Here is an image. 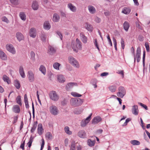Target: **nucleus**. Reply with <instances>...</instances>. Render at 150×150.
Here are the masks:
<instances>
[{
  "instance_id": "1",
  "label": "nucleus",
  "mask_w": 150,
  "mask_h": 150,
  "mask_svg": "<svg viewBox=\"0 0 150 150\" xmlns=\"http://www.w3.org/2000/svg\"><path fill=\"white\" fill-rule=\"evenodd\" d=\"M71 46L73 51L76 52H78V50H81L82 48V43L78 38L76 39L75 42H71Z\"/></svg>"
},
{
  "instance_id": "2",
  "label": "nucleus",
  "mask_w": 150,
  "mask_h": 150,
  "mask_svg": "<svg viewBox=\"0 0 150 150\" xmlns=\"http://www.w3.org/2000/svg\"><path fill=\"white\" fill-rule=\"evenodd\" d=\"M83 100L80 98H71L70 100L71 105L74 107H78L81 105L83 103Z\"/></svg>"
},
{
  "instance_id": "3",
  "label": "nucleus",
  "mask_w": 150,
  "mask_h": 150,
  "mask_svg": "<svg viewBox=\"0 0 150 150\" xmlns=\"http://www.w3.org/2000/svg\"><path fill=\"white\" fill-rule=\"evenodd\" d=\"M68 61L69 63L74 67L78 69L79 68L80 64L79 62L73 57L69 56L68 57Z\"/></svg>"
},
{
  "instance_id": "4",
  "label": "nucleus",
  "mask_w": 150,
  "mask_h": 150,
  "mask_svg": "<svg viewBox=\"0 0 150 150\" xmlns=\"http://www.w3.org/2000/svg\"><path fill=\"white\" fill-rule=\"evenodd\" d=\"M49 96L50 98L54 101H57L59 98V95L55 91H50L49 93Z\"/></svg>"
},
{
  "instance_id": "5",
  "label": "nucleus",
  "mask_w": 150,
  "mask_h": 150,
  "mask_svg": "<svg viewBox=\"0 0 150 150\" xmlns=\"http://www.w3.org/2000/svg\"><path fill=\"white\" fill-rule=\"evenodd\" d=\"M50 113L54 115H56L59 113V111L57 107L54 105L50 107Z\"/></svg>"
},
{
  "instance_id": "6",
  "label": "nucleus",
  "mask_w": 150,
  "mask_h": 150,
  "mask_svg": "<svg viewBox=\"0 0 150 150\" xmlns=\"http://www.w3.org/2000/svg\"><path fill=\"white\" fill-rule=\"evenodd\" d=\"M119 92L117 93L118 97L123 98L126 94V91L125 88L122 86H120L118 88Z\"/></svg>"
},
{
  "instance_id": "7",
  "label": "nucleus",
  "mask_w": 150,
  "mask_h": 150,
  "mask_svg": "<svg viewBox=\"0 0 150 150\" xmlns=\"http://www.w3.org/2000/svg\"><path fill=\"white\" fill-rule=\"evenodd\" d=\"M92 115V113H91L85 119L81 121V127H85L89 123L91 120Z\"/></svg>"
},
{
  "instance_id": "8",
  "label": "nucleus",
  "mask_w": 150,
  "mask_h": 150,
  "mask_svg": "<svg viewBox=\"0 0 150 150\" xmlns=\"http://www.w3.org/2000/svg\"><path fill=\"white\" fill-rule=\"evenodd\" d=\"M6 48L7 50L13 54L16 53V51L13 45L11 44H7L6 45Z\"/></svg>"
},
{
  "instance_id": "9",
  "label": "nucleus",
  "mask_w": 150,
  "mask_h": 150,
  "mask_svg": "<svg viewBox=\"0 0 150 150\" xmlns=\"http://www.w3.org/2000/svg\"><path fill=\"white\" fill-rule=\"evenodd\" d=\"M27 77L30 82H33L35 80V77L34 74L33 72L29 70L28 71L27 73Z\"/></svg>"
},
{
  "instance_id": "10",
  "label": "nucleus",
  "mask_w": 150,
  "mask_h": 150,
  "mask_svg": "<svg viewBox=\"0 0 150 150\" xmlns=\"http://www.w3.org/2000/svg\"><path fill=\"white\" fill-rule=\"evenodd\" d=\"M138 106L137 105H134L132 106V113L135 115H137L139 113Z\"/></svg>"
},
{
  "instance_id": "11",
  "label": "nucleus",
  "mask_w": 150,
  "mask_h": 150,
  "mask_svg": "<svg viewBox=\"0 0 150 150\" xmlns=\"http://www.w3.org/2000/svg\"><path fill=\"white\" fill-rule=\"evenodd\" d=\"M141 52V48L139 47L137 48L136 51V58L137 62L138 63L139 62L140 60Z\"/></svg>"
},
{
  "instance_id": "12",
  "label": "nucleus",
  "mask_w": 150,
  "mask_h": 150,
  "mask_svg": "<svg viewBox=\"0 0 150 150\" xmlns=\"http://www.w3.org/2000/svg\"><path fill=\"white\" fill-rule=\"evenodd\" d=\"M102 120L100 117L98 116L94 117L92 120V124L95 125L101 122Z\"/></svg>"
},
{
  "instance_id": "13",
  "label": "nucleus",
  "mask_w": 150,
  "mask_h": 150,
  "mask_svg": "<svg viewBox=\"0 0 150 150\" xmlns=\"http://www.w3.org/2000/svg\"><path fill=\"white\" fill-rule=\"evenodd\" d=\"M29 35L30 36L33 38H35L36 35V30L34 28H31L30 30Z\"/></svg>"
},
{
  "instance_id": "14",
  "label": "nucleus",
  "mask_w": 150,
  "mask_h": 150,
  "mask_svg": "<svg viewBox=\"0 0 150 150\" xmlns=\"http://www.w3.org/2000/svg\"><path fill=\"white\" fill-rule=\"evenodd\" d=\"M78 135L79 137L82 138L86 137V133L84 130H80L78 132Z\"/></svg>"
},
{
  "instance_id": "15",
  "label": "nucleus",
  "mask_w": 150,
  "mask_h": 150,
  "mask_svg": "<svg viewBox=\"0 0 150 150\" xmlns=\"http://www.w3.org/2000/svg\"><path fill=\"white\" fill-rule=\"evenodd\" d=\"M80 38L82 42L84 43H86L87 42V38L85 36L83 33H81L80 34Z\"/></svg>"
},
{
  "instance_id": "16",
  "label": "nucleus",
  "mask_w": 150,
  "mask_h": 150,
  "mask_svg": "<svg viewBox=\"0 0 150 150\" xmlns=\"http://www.w3.org/2000/svg\"><path fill=\"white\" fill-rule=\"evenodd\" d=\"M77 83H68L66 86V88L67 90H69L74 86H77Z\"/></svg>"
},
{
  "instance_id": "17",
  "label": "nucleus",
  "mask_w": 150,
  "mask_h": 150,
  "mask_svg": "<svg viewBox=\"0 0 150 150\" xmlns=\"http://www.w3.org/2000/svg\"><path fill=\"white\" fill-rule=\"evenodd\" d=\"M19 72L21 76L23 78H24L25 77V75L24 71L23 68L22 66H21L19 67Z\"/></svg>"
},
{
  "instance_id": "18",
  "label": "nucleus",
  "mask_w": 150,
  "mask_h": 150,
  "mask_svg": "<svg viewBox=\"0 0 150 150\" xmlns=\"http://www.w3.org/2000/svg\"><path fill=\"white\" fill-rule=\"evenodd\" d=\"M16 36L17 39L19 41L23 40L24 38L23 34L21 33L18 32L16 34Z\"/></svg>"
},
{
  "instance_id": "19",
  "label": "nucleus",
  "mask_w": 150,
  "mask_h": 150,
  "mask_svg": "<svg viewBox=\"0 0 150 150\" xmlns=\"http://www.w3.org/2000/svg\"><path fill=\"white\" fill-rule=\"evenodd\" d=\"M12 110L13 111L16 113H19L20 111V107L17 105H13Z\"/></svg>"
},
{
  "instance_id": "20",
  "label": "nucleus",
  "mask_w": 150,
  "mask_h": 150,
  "mask_svg": "<svg viewBox=\"0 0 150 150\" xmlns=\"http://www.w3.org/2000/svg\"><path fill=\"white\" fill-rule=\"evenodd\" d=\"M88 8L89 11L91 13L94 14L96 12V9L95 8L92 6H88Z\"/></svg>"
},
{
  "instance_id": "21",
  "label": "nucleus",
  "mask_w": 150,
  "mask_h": 150,
  "mask_svg": "<svg viewBox=\"0 0 150 150\" xmlns=\"http://www.w3.org/2000/svg\"><path fill=\"white\" fill-rule=\"evenodd\" d=\"M38 134L40 135H41L43 132V129L42 128V124H39L38 125Z\"/></svg>"
},
{
  "instance_id": "22",
  "label": "nucleus",
  "mask_w": 150,
  "mask_h": 150,
  "mask_svg": "<svg viewBox=\"0 0 150 150\" xmlns=\"http://www.w3.org/2000/svg\"><path fill=\"white\" fill-rule=\"evenodd\" d=\"M60 19V17L59 15L56 13L54 14L53 17V21L54 22H58Z\"/></svg>"
},
{
  "instance_id": "23",
  "label": "nucleus",
  "mask_w": 150,
  "mask_h": 150,
  "mask_svg": "<svg viewBox=\"0 0 150 150\" xmlns=\"http://www.w3.org/2000/svg\"><path fill=\"white\" fill-rule=\"evenodd\" d=\"M57 80L59 82L63 83L65 81V78L63 75L60 74L57 75Z\"/></svg>"
},
{
  "instance_id": "24",
  "label": "nucleus",
  "mask_w": 150,
  "mask_h": 150,
  "mask_svg": "<svg viewBox=\"0 0 150 150\" xmlns=\"http://www.w3.org/2000/svg\"><path fill=\"white\" fill-rule=\"evenodd\" d=\"M51 25L48 21L44 22L43 25V27L44 29L46 30H49L51 28Z\"/></svg>"
},
{
  "instance_id": "25",
  "label": "nucleus",
  "mask_w": 150,
  "mask_h": 150,
  "mask_svg": "<svg viewBox=\"0 0 150 150\" xmlns=\"http://www.w3.org/2000/svg\"><path fill=\"white\" fill-rule=\"evenodd\" d=\"M131 11V10L128 7H124L123 9L122 12L125 14H129Z\"/></svg>"
},
{
  "instance_id": "26",
  "label": "nucleus",
  "mask_w": 150,
  "mask_h": 150,
  "mask_svg": "<svg viewBox=\"0 0 150 150\" xmlns=\"http://www.w3.org/2000/svg\"><path fill=\"white\" fill-rule=\"evenodd\" d=\"M68 8L72 11L75 12L76 11V7L73 6L71 4L69 3L68 4Z\"/></svg>"
},
{
  "instance_id": "27",
  "label": "nucleus",
  "mask_w": 150,
  "mask_h": 150,
  "mask_svg": "<svg viewBox=\"0 0 150 150\" xmlns=\"http://www.w3.org/2000/svg\"><path fill=\"white\" fill-rule=\"evenodd\" d=\"M123 27L124 29L127 32L128 30L129 27V24L128 22L127 21H125L123 24Z\"/></svg>"
},
{
  "instance_id": "28",
  "label": "nucleus",
  "mask_w": 150,
  "mask_h": 150,
  "mask_svg": "<svg viewBox=\"0 0 150 150\" xmlns=\"http://www.w3.org/2000/svg\"><path fill=\"white\" fill-rule=\"evenodd\" d=\"M0 57L3 60H6L7 59L6 54L2 50H0Z\"/></svg>"
},
{
  "instance_id": "29",
  "label": "nucleus",
  "mask_w": 150,
  "mask_h": 150,
  "mask_svg": "<svg viewBox=\"0 0 150 150\" xmlns=\"http://www.w3.org/2000/svg\"><path fill=\"white\" fill-rule=\"evenodd\" d=\"M2 79L4 82H7L8 84L10 83L11 81L9 78L6 75H4L3 76Z\"/></svg>"
},
{
  "instance_id": "30",
  "label": "nucleus",
  "mask_w": 150,
  "mask_h": 150,
  "mask_svg": "<svg viewBox=\"0 0 150 150\" xmlns=\"http://www.w3.org/2000/svg\"><path fill=\"white\" fill-rule=\"evenodd\" d=\"M32 6L33 10H38V2L36 1H34Z\"/></svg>"
},
{
  "instance_id": "31",
  "label": "nucleus",
  "mask_w": 150,
  "mask_h": 150,
  "mask_svg": "<svg viewBox=\"0 0 150 150\" xmlns=\"http://www.w3.org/2000/svg\"><path fill=\"white\" fill-rule=\"evenodd\" d=\"M19 16L22 20L25 21L26 20V16L24 13L23 12H20Z\"/></svg>"
},
{
  "instance_id": "32",
  "label": "nucleus",
  "mask_w": 150,
  "mask_h": 150,
  "mask_svg": "<svg viewBox=\"0 0 150 150\" xmlns=\"http://www.w3.org/2000/svg\"><path fill=\"white\" fill-rule=\"evenodd\" d=\"M48 48V52L49 54H52L55 52V50L53 47L50 46H49Z\"/></svg>"
},
{
  "instance_id": "33",
  "label": "nucleus",
  "mask_w": 150,
  "mask_h": 150,
  "mask_svg": "<svg viewBox=\"0 0 150 150\" xmlns=\"http://www.w3.org/2000/svg\"><path fill=\"white\" fill-rule=\"evenodd\" d=\"M39 70L44 75H45L46 73V69L45 67L43 65L40 66L39 68Z\"/></svg>"
},
{
  "instance_id": "34",
  "label": "nucleus",
  "mask_w": 150,
  "mask_h": 150,
  "mask_svg": "<svg viewBox=\"0 0 150 150\" xmlns=\"http://www.w3.org/2000/svg\"><path fill=\"white\" fill-rule=\"evenodd\" d=\"M46 138L48 140H51L52 138V135L51 133L48 132L45 134Z\"/></svg>"
},
{
  "instance_id": "35",
  "label": "nucleus",
  "mask_w": 150,
  "mask_h": 150,
  "mask_svg": "<svg viewBox=\"0 0 150 150\" xmlns=\"http://www.w3.org/2000/svg\"><path fill=\"white\" fill-rule=\"evenodd\" d=\"M76 143L75 141H72L70 145V150H76Z\"/></svg>"
},
{
  "instance_id": "36",
  "label": "nucleus",
  "mask_w": 150,
  "mask_h": 150,
  "mask_svg": "<svg viewBox=\"0 0 150 150\" xmlns=\"http://www.w3.org/2000/svg\"><path fill=\"white\" fill-rule=\"evenodd\" d=\"M14 85L17 89H19L21 87V85L20 82L17 80H16L14 82Z\"/></svg>"
},
{
  "instance_id": "37",
  "label": "nucleus",
  "mask_w": 150,
  "mask_h": 150,
  "mask_svg": "<svg viewBox=\"0 0 150 150\" xmlns=\"http://www.w3.org/2000/svg\"><path fill=\"white\" fill-rule=\"evenodd\" d=\"M16 101L17 103L21 106L22 105V100L21 98V96H17L16 98Z\"/></svg>"
},
{
  "instance_id": "38",
  "label": "nucleus",
  "mask_w": 150,
  "mask_h": 150,
  "mask_svg": "<svg viewBox=\"0 0 150 150\" xmlns=\"http://www.w3.org/2000/svg\"><path fill=\"white\" fill-rule=\"evenodd\" d=\"M64 129L65 133L68 135H71L72 134V132L69 130V128L68 127L66 126L64 128Z\"/></svg>"
},
{
  "instance_id": "39",
  "label": "nucleus",
  "mask_w": 150,
  "mask_h": 150,
  "mask_svg": "<svg viewBox=\"0 0 150 150\" xmlns=\"http://www.w3.org/2000/svg\"><path fill=\"white\" fill-rule=\"evenodd\" d=\"M110 91L112 92H115L117 88V87L115 85H112L110 86L109 87Z\"/></svg>"
},
{
  "instance_id": "40",
  "label": "nucleus",
  "mask_w": 150,
  "mask_h": 150,
  "mask_svg": "<svg viewBox=\"0 0 150 150\" xmlns=\"http://www.w3.org/2000/svg\"><path fill=\"white\" fill-rule=\"evenodd\" d=\"M130 143L134 145H140V142L137 140H132L130 141Z\"/></svg>"
},
{
  "instance_id": "41",
  "label": "nucleus",
  "mask_w": 150,
  "mask_h": 150,
  "mask_svg": "<svg viewBox=\"0 0 150 150\" xmlns=\"http://www.w3.org/2000/svg\"><path fill=\"white\" fill-rule=\"evenodd\" d=\"M40 38L41 40L42 41L45 42L46 38L45 33L44 32H42L40 36Z\"/></svg>"
},
{
  "instance_id": "42",
  "label": "nucleus",
  "mask_w": 150,
  "mask_h": 150,
  "mask_svg": "<svg viewBox=\"0 0 150 150\" xmlns=\"http://www.w3.org/2000/svg\"><path fill=\"white\" fill-rule=\"evenodd\" d=\"M145 55H146V52L145 51H143V56L142 58V62H143V65L144 68H143V72L144 73V70L145 69Z\"/></svg>"
},
{
  "instance_id": "43",
  "label": "nucleus",
  "mask_w": 150,
  "mask_h": 150,
  "mask_svg": "<svg viewBox=\"0 0 150 150\" xmlns=\"http://www.w3.org/2000/svg\"><path fill=\"white\" fill-rule=\"evenodd\" d=\"M60 66V64L58 62H55L53 64V67L56 70H59V67Z\"/></svg>"
},
{
  "instance_id": "44",
  "label": "nucleus",
  "mask_w": 150,
  "mask_h": 150,
  "mask_svg": "<svg viewBox=\"0 0 150 150\" xmlns=\"http://www.w3.org/2000/svg\"><path fill=\"white\" fill-rule=\"evenodd\" d=\"M87 143L89 146H93L94 145L95 142L94 141H92L90 139H88V140Z\"/></svg>"
},
{
  "instance_id": "45",
  "label": "nucleus",
  "mask_w": 150,
  "mask_h": 150,
  "mask_svg": "<svg viewBox=\"0 0 150 150\" xmlns=\"http://www.w3.org/2000/svg\"><path fill=\"white\" fill-rule=\"evenodd\" d=\"M33 141V138L31 137L30 138L29 142L28 143L27 145L28 147L30 148L31 146L32 143Z\"/></svg>"
},
{
  "instance_id": "46",
  "label": "nucleus",
  "mask_w": 150,
  "mask_h": 150,
  "mask_svg": "<svg viewBox=\"0 0 150 150\" xmlns=\"http://www.w3.org/2000/svg\"><path fill=\"white\" fill-rule=\"evenodd\" d=\"M71 94L74 97H80L81 96V94H80L75 92H71Z\"/></svg>"
},
{
  "instance_id": "47",
  "label": "nucleus",
  "mask_w": 150,
  "mask_h": 150,
  "mask_svg": "<svg viewBox=\"0 0 150 150\" xmlns=\"http://www.w3.org/2000/svg\"><path fill=\"white\" fill-rule=\"evenodd\" d=\"M37 122H36L33 125V127H32L31 130V133H33L35 131V129H36L37 126Z\"/></svg>"
},
{
  "instance_id": "48",
  "label": "nucleus",
  "mask_w": 150,
  "mask_h": 150,
  "mask_svg": "<svg viewBox=\"0 0 150 150\" xmlns=\"http://www.w3.org/2000/svg\"><path fill=\"white\" fill-rule=\"evenodd\" d=\"M86 29L88 31H92L93 30V27L92 25L89 24H87L86 26Z\"/></svg>"
},
{
  "instance_id": "49",
  "label": "nucleus",
  "mask_w": 150,
  "mask_h": 150,
  "mask_svg": "<svg viewBox=\"0 0 150 150\" xmlns=\"http://www.w3.org/2000/svg\"><path fill=\"white\" fill-rule=\"evenodd\" d=\"M145 46L146 49V50L147 52L149 51V47L148 43L147 42H146L144 44Z\"/></svg>"
},
{
  "instance_id": "50",
  "label": "nucleus",
  "mask_w": 150,
  "mask_h": 150,
  "mask_svg": "<svg viewBox=\"0 0 150 150\" xmlns=\"http://www.w3.org/2000/svg\"><path fill=\"white\" fill-rule=\"evenodd\" d=\"M131 50L132 53L133 54L134 57V62H136V56L134 54V50L133 47L131 48Z\"/></svg>"
},
{
  "instance_id": "51",
  "label": "nucleus",
  "mask_w": 150,
  "mask_h": 150,
  "mask_svg": "<svg viewBox=\"0 0 150 150\" xmlns=\"http://www.w3.org/2000/svg\"><path fill=\"white\" fill-rule=\"evenodd\" d=\"M35 53L33 51H31L30 53V56L31 59L32 60L35 59Z\"/></svg>"
},
{
  "instance_id": "52",
  "label": "nucleus",
  "mask_w": 150,
  "mask_h": 150,
  "mask_svg": "<svg viewBox=\"0 0 150 150\" xmlns=\"http://www.w3.org/2000/svg\"><path fill=\"white\" fill-rule=\"evenodd\" d=\"M57 34L58 35L59 37L60 38L61 40L62 39V33L59 31H58L56 32Z\"/></svg>"
},
{
  "instance_id": "53",
  "label": "nucleus",
  "mask_w": 150,
  "mask_h": 150,
  "mask_svg": "<svg viewBox=\"0 0 150 150\" xmlns=\"http://www.w3.org/2000/svg\"><path fill=\"white\" fill-rule=\"evenodd\" d=\"M11 3L16 5L18 4V0H10Z\"/></svg>"
},
{
  "instance_id": "54",
  "label": "nucleus",
  "mask_w": 150,
  "mask_h": 150,
  "mask_svg": "<svg viewBox=\"0 0 150 150\" xmlns=\"http://www.w3.org/2000/svg\"><path fill=\"white\" fill-rule=\"evenodd\" d=\"M138 104L144 108L146 110H148V108L147 106L141 103H139Z\"/></svg>"
},
{
  "instance_id": "55",
  "label": "nucleus",
  "mask_w": 150,
  "mask_h": 150,
  "mask_svg": "<svg viewBox=\"0 0 150 150\" xmlns=\"http://www.w3.org/2000/svg\"><path fill=\"white\" fill-rule=\"evenodd\" d=\"M2 20L7 23L9 22V21L6 17L5 16L1 18Z\"/></svg>"
},
{
  "instance_id": "56",
  "label": "nucleus",
  "mask_w": 150,
  "mask_h": 150,
  "mask_svg": "<svg viewBox=\"0 0 150 150\" xmlns=\"http://www.w3.org/2000/svg\"><path fill=\"white\" fill-rule=\"evenodd\" d=\"M121 43L122 47L123 49H124L125 48V45L124 41L122 38L121 39Z\"/></svg>"
},
{
  "instance_id": "57",
  "label": "nucleus",
  "mask_w": 150,
  "mask_h": 150,
  "mask_svg": "<svg viewBox=\"0 0 150 150\" xmlns=\"http://www.w3.org/2000/svg\"><path fill=\"white\" fill-rule=\"evenodd\" d=\"M45 145V141L43 139H42V144L41 146V148L40 150H42L43 149L44 146Z\"/></svg>"
},
{
  "instance_id": "58",
  "label": "nucleus",
  "mask_w": 150,
  "mask_h": 150,
  "mask_svg": "<svg viewBox=\"0 0 150 150\" xmlns=\"http://www.w3.org/2000/svg\"><path fill=\"white\" fill-rule=\"evenodd\" d=\"M107 38L108 41L109 43L110 44V46H112V41L110 39V36H109V35H108L107 36Z\"/></svg>"
},
{
  "instance_id": "59",
  "label": "nucleus",
  "mask_w": 150,
  "mask_h": 150,
  "mask_svg": "<svg viewBox=\"0 0 150 150\" xmlns=\"http://www.w3.org/2000/svg\"><path fill=\"white\" fill-rule=\"evenodd\" d=\"M113 42L114 43V47H115V49L116 50H117V42L115 38H113Z\"/></svg>"
},
{
  "instance_id": "60",
  "label": "nucleus",
  "mask_w": 150,
  "mask_h": 150,
  "mask_svg": "<svg viewBox=\"0 0 150 150\" xmlns=\"http://www.w3.org/2000/svg\"><path fill=\"white\" fill-rule=\"evenodd\" d=\"M74 113L76 114H79L81 113V111L79 110L78 109H76L74 111Z\"/></svg>"
},
{
  "instance_id": "61",
  "label": "nucleus",
  "mask_w": 150,
  "mask_h": 150,
  "mask_svg": "<svg viewBox=\"0 0 150 150\" xmlns=\"http://www.w3.org/2000/svg\"><path fill=\"white\" fill-rule=\"evenodd\" d=\"M25 144V141H24L23 142L21 143L20 145V148H21L22 150H24V146Z\"/></svg>"
},
{
  "instance_id": "62",
  "label": "nucleus",
  "mask_w": 150,
  "mask_h": 150,
  "mask_svg": "<svg viewBox=\"0 0 150 150\" xmlns=\"http://www.w3.org/2000/svg\"><path fill=\"white\" fill-rule=\"evenodd\" d=\"M94 44L96 46V47H97V49H98V50L99 51L100 50V49H99V48L98 45V43H97V40H96V39L95 40V42H94Z\"/></svg>"
},
{
  "instance_id": "63",
  "label": "nucleus",
  "mask_w": 150,
  "mask_h": 150,
  "mask_svg": "<svg viewBox=\"0 0 150 150\" xmlns=\"http://www.w3.org/2000/svg\"><path fill=\"white\" fill-rule=\"evenodd\" d=\"M130 118H127L125 120V122H124V123L123 124V126H125L126 125H127V123H128L129 121H130Z\"/></svg>"
},
{
  "instance_id": "64",
  "label": "nucleus",
  "mask_w": 150,
  "mask_h": 150,
  "mask_svg": "<svg viewBox=\"0 0 150 150\" xmlns=\"http://www.w3.org/2000/svg\"><path fill=\"white\" fill-rule=\"evenodd\" d=\"M117 73L121 75L122 77H124V71L122 70H119L117 71Z\"/></svg>"
}]
</instances>
